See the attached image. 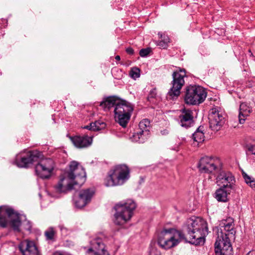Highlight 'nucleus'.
Returning <instances> with one entry per match:
<instances>
[{
  "instance_id": "32",
  "label": "nucleus",
  "mask_w": 255,
  "mask_h": 255,
  "mask_svg": "<svg viewBox=\"0 0 255 255\" xmlns=\"http://www.w3.org/2000/svg\"><path fill=\"white\" fill-rule=\"evenodd\" d=\"M151 51L150 48H145L142 49L139 51V55L141 57H145L148 55V54Z\"/></svg>"
},
{
  "instance_id": "34",
  "label": "nucleus",
  "mask_w": 255,
  "mask_h": 255,
  "mask_svg": "<svg viewBox=\"0 0 255 255\" xmlns=\"http://www.w3.org/2000/svg\"><path fill=\"white\" fill-rule=\"evenodd\" d=\"M156 45L159 46L160 48H165L167 46V44L162 40H159L156 42Z\"/></svg>"
},
{
  "instance_id": "29",
  "label": "nucleus",
  "mask_w": 255,
  "mask_h": 255,
  "mask_svg": "<svg viewBox=\"0 0 255 255\" xmlns=\"http://www.w3.org/2000/svg\"><path fill=\"white\" fill-rule=\"evenodd\" d=\"M129 75L134 79L138 78L140 76L139 69L136 67L132 68L130 71Z\"/></svg>"
},
{
  "instance_id": "18",
  "label": "nucleus",
  "mask_w": 255,
  "mask_h": 255,
  "mask_svg": "<svg viewBox=\"0 0 255 255\" xmlns=\"http://www.w3.org/2000/svg\"><path fill=\"white\" fill-rule=\"evenodd\" d=\"M19 249L22 255H39V253L34 243L28 240L20 242Z\"/></svg>"
},
{
  "instance_id": "5",
  "label": "nucleus",
  "mask_w": 255,
  "mask_h": 255,
  "mask_svg": "<svg viewBox=\"0 0 255 255\" xmlns=\"http://www.w3.org/2000/svg\"><path fill=\"white\" fill-rule=\"evenodd\" d=\"M133 110L130 103L125 100H121L114 110L115 121L122 127L126 128L129 121Z\"/></svg>"
},
{
  "instance_id": "9",
  "label": "nucleus",
  "mask_w": 255,
  "mask_h": 255,
  "mask_svg": "<svg viewBox=\"0 0 255 255\" xmlns=\"http://www.w3.org/2000/svg\"><path fill=\"white\" fill-rule=\"evenodd\" d=\"M74 184L81 186L86 181V172L83 167L75 161L70 162L69 171L64 174Z\"/></svg>"
},
{
  "instance_id": "22",
  "label": "nucleus",
  "mask_w": 255,
  "mask_h": 255,
  "mask_svg": "<svg viewBox=\"0 0 255 255\" xmlns=\"http://www.w3.org/2000/svg\"><path fill=\"white\" fill-rule=\"evenodd\" d=\"M234 188H225L220 187L216 191L215 198L219 202H226L229 200L228 196L232 191L234 190Z\"/></svg>"
},
{
  "instance_id": "26",
  "label": "nucleus",
  "mask_w": 255,
  "mask_h": 255,
  "mask_svg": "<svg viewBox=\"0 0 255 255\" xmlns=\"http://www.w3.org/2000/svg\"><path fill=\"white\" fill-rule=\"evenodd\" d=\"M243 177L246 182L250 187L255 190V179L248 175L245 172H242Z\"/></svg>"
},
{
  "instance_id": "10",
  "label": "nucleus",
  "mask_w": 255,
  "mask_h": 255,
  "mask_svg": "<svg viewBox=\"0 0 255 255\" xmlns=\"http://www.w3.org/2000/svg\"><path fill=\"white\" fill-rule=\"evenodd\" d=\"M54 163L52 159L45 158L41 160L35 166L37 176L42 179L49 178L54 169Z\"/></svg>"
},
{
  "instance_id": "28",
  "label": "nucleus",
  "mask_w": 255,
  "mask_h": 255,
  "mask_svg": "<svg viewBox=\"0 0 255 255\" xmlns=\"http://www.w3.org/2000/svg\"><path fill=\"white\" fill-rule=\"evenodd\" d=\"M93 126L94 128V130H99L102 129H103L106 127V124L105 123L101 121H97L95 122L94 123H93Z\"/></svg>"
},
{
  "instance_id": "6",
  "label": "nucleus",
  "mask_w": 255,
  "mask_h": 255,
  "mask_svg": "<svg viewBox=\"0 0 255 255\" xmlns=\"http://www.w3.org/2000/svg\"><path fill=\"white\" fill-rule=\"evenodd\" d=\"M207 97L204 88L198 85L186 87L184 96L185 103L190 105H197L203 103Z\"/></svg>"
},
{
  "instance_id": "37",
  "label": "nucleus",
  "mask_w": 255,
  "mask_h": 255,
  "mask_svg": "<svg viewBox=\"0 0 255 255\" xmlns=\"http://www.w3.org/2000/svg\"><path fill=\"white\" fill-rule=\"evenodd\" d=\"M93 123H91L89 125L85 126L83 128L89 130H94V128L93 127Z\"/></svg>"
},
{
  "instance_id": "30",
  "label": "nucleus",
  "mask_w": 255,
  "mask_h": 255,
  "mask_svg": "<svg viewBox=\"0 0 255 255\" xmlns=\"http://www.w3.org/2000/svg\"><path fill=\"white\" fill-rule=\"evenodd\" d=\"M158 35L159 36V38L161 39V40L165 42V43L168 45V43L169 42V38L168 36L161 32H159Z\"/></svg>"
},
{
  "instance_id": "33",
  "label": "nucleus",
  "mask_w": 255,
  "mask_h": 255,
  "mask_svg": "<svg viewBox=\"0 0 255 255\" xmlns=\"http://www.w3.org/2000/svg\"><path fill=\"white\" fill-rule=\"evenodd\" d=\"M247 148L249 151L255 155V144H249L247 145Z\"/></svg>"
},
{
  "instance_id": "24",
  "label": "nucleus",
  "mask_w": 255,
  "mask_h": 255,
  "mask_svg": "<svg viewBox=\"0 0 255 255\" xmlns=\"http://www.w3.org/2000/svg\"><path fill=\"white\" fill-rule=\"evenodd\" d=\"M121 100L117 99L114 97H111L107 98L105 101L101 102L100 106L104 109L105 111H109L112 108H114L117 106V104H119Z\"/></svg>"
},
{
  "instance_id": "31",
  "label": "nucleus",
  "mask_w": 255,
  "mask_h": 255,
  "mask_svg": "<svg viewBox=\"0 0 255 255\" xmlns=\"http://www.w3.org/2000/svg\"><path fill=\"white\" fill-rule=\"evenodd\" d=\"M157 93L155 89H153L151 90L149 93L147 99L150 102L152 101V99L155 98Z\"/></svg>"
},
{
  "instance_id": "25",
  "label": "nucleus",
  "mask_w": 255,
  "mask_h": 255,
  "mask_svg": "<svg viewBox=\"0 0 255 255\" xmlns=\"http://www.w3.org/2000/svg\"><path fill=\"white\" fill-rule=\"evenodd\" d=\"M204 127L200 126L192 135V138L194 142L197 143L198 145L199 143L203 142L204 140V133L203 132Z\"/></svg>"
},
{
  "instance_id": "8",
  "label": "nucleus",
  "mask_w": 255,
  "mask_h": 255,
  "mask_svg": "<svg viewBox=\"0 0 255 255\" xmlns=\"http://www.w3.org/2000/svg\"><path fill=\"white\" fill-rule=\"evenodd\" d=\"M186 76V74L184 69H180L179 71L173 73L172 87L167 93V98L173 100L180 95L181 89L185 84L184 77Z\"/></svg>"
},
{
  "instance_id": "36",
  "label": "nucleus",
  "mask_w": 255,
  "mask_h": 255,
  "mask_svg": "<svg viewBox=\"0 0 255 255\" xmlns=\"http://www.w3.org/2000/svg\"><path fill=\"white\" fill-rule=\"evenodd\" d=\"M31 228V225L30 222L26 221L25 223L24 229L26 230H30Z\"/></svg>"
},
{
  "instance_id": "4",
  "label": "nucleus",
  "mask_w": 255,
  "mask_h": 255,
  "mask_svg": "<svg viewBox=\"0 0 255 255\" xmlns=\"http://www.w3.org/2000/svg\"><path fill=\"white\" fill-rule=\"evenodd\" d=\"M129 177V170L125 164L116 166L110 170L104 179L107 187L119 186L123 184Z\"/></svg>"
},
{
  "instance_id": "14",
  "label": "nucleus",
  "mask_w": 255,
  "mask_h": 255,
  "mask_svg": "<svg viewBox=\"0 0 255 255\" xmlns=\"http://www.w3.org/2000/svg\"><path fill=\"white\" fill-rule=\"evenodd\" d=\"M40 155V152L36 150L24 152L22 154L17 155L15 162L18 167H27L37 161Z\"/></svg>"
},
{
  "instance_id": "3",
  "label": "nucleus",
  "mask_w": 255,
  "mask_h": 255,
  "mask_svg": "<svg viewBox=\"0 0 255 255\" xmlns=\"http://www.w3.org/2000/svg\"><path fill=\"white\" fill-rule=\"evenodd\" d=\"M136 207L135 203L131 199L117 204L114 207L116 211L113 220L114 223L122 226L127 223L132 217Z\"/></svg>"
},
{
  "instance_id": "19",
  "label": "nucleus",
  "mask_w": 255,
  "mask_h": 255,
  "mask_svg": "<svg viewBox=\"0 0 255 255\" xmlns=\"http://www.w3.org/2000/svg\"><path fill=\"white\" fill-rule=\"evenodd\" d=\"M94 194V191L91 189L81 191L78 198L74 201L75 206L79 208L84 207L90 202Z\"/></svg>"
},
{
  "instance_id": "21",
  "label": "nucleus",
  "mask_w": 255,
  "mask_h": 255,
  "mask_svg": "<svg viewBox=\"0 0 255 255\" xmlns=\"http://www.w3.org/2000/svg\"><path fill=\"white\" fill-rule=\"evenodd\" d=\"M73 144L77 148H82L87 147L92 143V139L88 135H77L70 137Z\"/></svg>"
},
{
  "instance_id": "20",
  "label": "nucleus",
  "mask_w": 255,
  "mask_h": 255,
  "mask_svg": "<svg viewBox=\"0 0 255 255\" xmlns=\"http://www.w3.org/2000/svg\"><path fill=\"white\" fill-rule=\"evenodd\" d=\"M179 116L180 124L181 127L188 128L193 126V113L188 109L184 108L181 111Z\"/></svg>"
},
{
  "instance_id": "35",
  "label": "nucleus",
  "mask_w": 255,
  "mask_h": 255,
  "mask_svg": "<svg viewBox=\"0 0 255 255\" xmlns=\"http://www.w3.org/2000/svg\"><path fill=\"white\" fill-rule=\"evenodd\" d=\"M59 228L61 231L62 235L66 236L69 233L68 229L64 227L63 225H60Z\"/></svg>"
},
{
  "instance_id": "39",
  "label": "nucleus",
  "mask_w": 255,
  "mask_h": 255,
  "mask_svg": "<svg viewBox=\"0 0 255 255\" xmlns=\"http://www.w3.org/2000/svg\"><path fill=\"white\" fill-rule=\"evenodd\" d=\"M115 59L116 60H120L121 59V58H120V56L119 55H117L116 57H115Z\"/></svg>"
},
{
  "instance_id": "17",
  "label": "nucleus",
  "mask_w": 255,
  "mask_h": 255,
  "mask_svg": "<svg viewBox=\"0 0 255 255\" xmlns=\"http://www.w3.org/2000/svg\"><path fill=\"white\" fill-rule=\"evenodd\" d=\"M74 183L65 175L61 176L58 183L54 186V190L58 193H66L73 188Z\"/></svg>"
},
{
  "instance_id": "7",
  "label": "nucleus",
  "mask_w": 255,
  "mask_h": 255,
  "mask_svg": "<svg viewBox=\"0 0 255 255\" xmlns=\"http://www.w3.org/2000/svg\"><path fill=\"white\" fill-rule=\"evenodd\" d=\"M8 219L13 229L19 231L21 222L18 214L11 208L5 206L0 207V226L2 228L6 227Z\"/></svg>"
},
{
  "instance_id": "27",
  "label": "nucleus",
  "mask_w": 255,
  "mask_h": 255,
  "mask_svg": "<svg viewBox=\"0 0 255 255\" xmlns=\"http://www.w3.org/2000/svg\"><path fill=\"white\" fill-rule=\"evenodd\" d=\"M55 234L56 232L52 227L49 228L44 233L46 240L51 241L54 240Z\"/></svg>"
},
{
  "instance_id": "2",
  "label": "nucleus",
  "mask_w": 255,
  "mask_h": 255,
  "mask_svg": "<svg viewBox=\"0 0 255 255\" xmlns=\"http://www.w3.org/2000/svg\"><path fill=\"white\" fill-rule=\"evenodd\" d=\"M221 227L217 229V237L215 243V252L216 255H230L232 251V247L230 238L234 237L236 231L234 228V220L229 219L223 223Z\"/></svg>"
},
{
  "instance_id": "16",
  "label": "nucleus",
  "mask_w": 255,
  "mask_h": 255,
  "mask_svg": "<svg viewBox=\"0 0 255 255\" xmlns=\"http://www.w3.org/2000/svg\"><path fill=\"white\" fill-rule=\"evenodd\" d=\"M88 255H110L105 250V246L100 237H97L91 241V248L87 251Z\"/></svg>"
},
{
  "instance_id": "15",
  "label": "nucleus",
  "mask_w": 255,
  "mask_h": 255,
  "mask_svg": "<svg viewBox=\"0 0 255 255\" xmlns=\"http://www.w3.org/2000/svg\"><path fill=\"white\" fill-rule=\"evenodd\" d=\"M217 184L225 188L235 189V178L230 172L221 171L216 177Z\"/></svg>"
},
{
  "instance_id": "1",
  "label": "nucleus",
  "mask_w": 255,
  "mask_h": 255,
  "mask_svg": "<svg viewBox=\"0 0 255 255\" xmlns=\"http://www.w3.org/2000/svg\"><path fill=\"white\" fill-rule=\"evenodd\" d=\"M206 222L200 217H193L187 220L183 232L170 229L160 233L158 244L162 248L167 250L176 246L184 240L191 244H204L208 234Z\"/></svg>"
},
{
  "instance_id": "11",
  "label": "nucleus",
  "mask_w": 255,
  "mask_h": 255,
  "mask_svg": "<svg viewBox=\"0 0 255 255\" xmlns=\"http://www.w3.org/2000/svg\"><path fill=\"white\" fill-rule=\"evenodd\" d=\"M209 120L210 128L215 131L219 130L225 122L223 112L217 108L210 111Z\"/></svg>"
},
{
  "instance_id": "12",
  "label": "nucleus",
  "mask_w": 255,
  "mask_h": 255,
  "mask_svg": "<svg viewBox=\"0 0 255 255\" xmlns=\"http://www.w3.org/2000/svg\"><path fill=\"white\" fill-rule=\"evenodd\" d=\"M138 131L133 133L131 137L133 141L143 143L148 138L150 128V123L147 119H143L138 125Z\"/></svg>"
},
{
  "instance_id": "23",
  "label": "nucleus",
  "mask_w": 255,
  "mask_h": 255,
  "mask_svg": "<svg viewBox=\"0 0 255 255\" xmlns=\"http://www.w3.org/2000/svg\"><path fill=\"white\" fill-rule=\"evenodd\" d=\"M252 111V107L248 103H242L240 104L239 121L241 124L245 122V117L249 116Z\"/></svg>"
},
{
  "instance_id": "13",
  "label": "nucleus",
  "mask_w": 255,
  "mask_h": 255,
  "mask_svg": "<svg viewBox=\"0 0 255 255\" xmlns=\"http://www.w3.org/2000/svg\"><path fill=\"white\" fill-rule=\"evenodd\" d=\"M219 164L220 160L218 158L205 156L200 160L198 167L201 172L212 173L218 169Z\"/></svg>"
},
{
  "instance_id": "38",
  "label": "nucleus",
  "mask_w": 255,
  "mask_h": 255,
  "mask_svg": "<svg viewBox=\"0 0 255 255\" xmlns=\"http://www.w3.org/2000/svg\"><path fill=\"white\" fill-rule=\"evenodd\" d=\"M126 51L127 52L130 54V55H132L134 53V51H133V50L132 48H130V47H128V48H127L126 49Z\"/></svg>"
}]
</instances>
